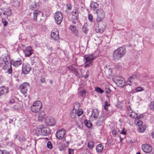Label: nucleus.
<instances>
[{
  "mask_svg": "<svg viewBox=\"0 0 154 154\" xmlns=\"http://www.w3.org/2000/svg\"><path fill=\"white\" fill-rule=\"evenodd\" d=\"M126 53V49L124 47H121L116 50L114 51L113 55V59L115 61L123 57Z\"/></svg>",
  "mask_w": 154,
  "mask_h": 154,
  "instance_id": "f257e3e1",
  "label": "nucleus"
},
{
  "mask_svg": "<svg viewBox=\"0 0 154 154\" xmlns=\"http://www.w3.org/2000/svg\"><path fill=\"white\" fill-rule=\"evenodd\" d=\"M80 104L78 102H76L74 104L73 109L72 111L71 116H81L83 113V111L82 109H79Z\"/></svg>",
  "mask_w": 154,
  "mask_h": 154,
  "instance_id": "f03ea898",
  "label": "nucleus"
},
{
  "mask_svg": "<svg viewBox=\"0 0 154 154\" xmlns=\"http://www.w3.org/2000/svg\"><path fill=\"white\" fill-rule=\"evenodd\" d=\"M42 106V104L40 101H36L31 106V109L33 112H37L40 110Z\"/></svg>",
  "mask_w": 154,
  "mask_h": 154,
  "instance_id": "7ed1b4c3",
  "label": "nucleus"
},
{
  "mask_svg": "<svg viewBox=\"0 0 154 154\" xmlns=\"http://www.w3.org/2000/svg\"><path fill=\"white\" fill-rule=\"evenodd\" d=\"M37 130L39 134L42 136H47L50 133L49 128L43 125L39 126Z\"/></svg>",
  "mask_w": 154,
  "mask_h": 154,
  "instance_id": "20e7f679",
  "label": "nucleus"
},
{
  "mask_svg": "<svg viewBox=\"0 0 154 154\" xmlns=\"http://www.w3.org/2000/svg\"><path fill=\"white\" fill-rule=\"evenodd\" d=\"M114 82L118 86L123 87L125 85V81L124 79L121 77H116L113 79Z\"/></svg>",
  "mask_w": 154,
  "mask_h": 154,
  "instance_id": "39448f33",
  "label": "nucleus"
},
{
  "mask_svg": "<svg viewBox=\"0 0 154 154\" xmlns=\"http://www.w3.org/2000/svg\"><path fill=\"white\" fill-rule=\"evenodd\" d=\"M54 17L56 23L57 24H60L62 21L63 18L62 13L60 11H57L55 13Z\"/></svg>",
  "mask_w": 154,
  "mask_h": 154,
  "instance_id": "423d86ee",
  "label": "nucleus"
},
{
  "mask_svg": "<svg viewBox=\"0 0 154 154\" xmlns=\"http://www.w3.org/2000/svg\"><path fill=\"white\" fill-rule=\"evenodd\" d=\"M97 20L98 22L101 21L102 20L105 16V13L103 9H99L97 11Z\"/></svg>",
  "mask_w": 154,
  "mask_h": 154,
  "instance_id": "0eeeda50",
  "label": "nucleus"
},
{
  "mask_svg": "<svg viewBox=\"0 0 154 154\" xmlns=\"http://www.w3.org/2000/svg\"><path fill=\"white\" fill-rule=\"evenodd\" d=\"M51 37L52 40L57 41L59 39V33L58 30L54 29L51 32Z\"/></svg>",
  "mask_w": 154,
  "mask_h": 154,
  "instance_id": "6e6552de",
  "label": "nucleus"
},
{
  "mask_svg": "<svg viewBox=\"0 0 154 154\" xmlns=\"http://www.w3.org/2000/svg\"><path fill=\"white\" fill-rule=\"evenodd\" d=\"M29 87V84L27 82L23 83L20 86V88L22 93L25 94L27 93V90Z\"/></svg>",
  "mask_w": 154,
  "mask_h": 154,
  "instance_id": "1a4fd4ad",
  "label": "nucleus"
},
{
  "mask_svg": "<svg viewBox=\"0 0 154 154\" xmlns=\"http://www.w3.org/2000/svg\"><path fill=\"white\" fill-rule=\"evenodd\" d=\"M45 122L48 126H53L55 125L56 122L54 119L51 117H47L46 118Z\"/></svg>",
  "mask_w": 154,
  "mask_h": 154,
  "instance_id": "9d476101",
  "label": "nucleus"
},
{
  "mask_svg": "<svg viewBox=\"0 0 154 154\" xmlns=\"http://www.w3.org/2000/svg\"><path fill=\"white\" fill-rule=\"evenodd\" d=\"M31 69V68L29 64L26 63L23 65L22 71L25 74H28Z\"/></svg>",
  "mask_w": 154,
  "mask_h": 154,
  "instance_id": "9b49d317",
  "label": "nucleus"
},
{
  "mask_svg": "<svg viewBox=\"0 0 154 154\" xmlns=\"http://www.w3.org/2000/svg\"><path fill=\"white\" fill-rule=\"evenodd\" d=\"M66 131L64 129H62L57 131L56 134V137L59 140L62 139L66 134Z\"/></svg>",
  "mask_w": 154,
  "mask_h": 154,
  "instance_id": "f8f14e48",
  "label": "nucleus"
},
{
  "mask_svg": "<svg viewBox=\"0 0 154 154\" xmlns=\"http://www.w3.org/2000/svg\"><path fill=\"white\" fill-rule=\"evenodd\" d=\"M84 57L86 60V63H93V60L96 58V57L92 54L85 55L84 56Z\"/></svg>",
  "mask_w": 154,
  "mask_h": 154,
  "instance_id": "ddd939ff",
  "label": "nucleus"
},
{
  "mask_svg": "<svg viewBox=\"0 0 154 154\" xmlns=\"http://www.w3.org/2000/svg\"><path fill=\"white\" fill-rule=\"evenodd\" d=\"M142 149L143 151L147 153L150 152L152 150V146L149 144H143L142 146Z\"/></svg>",
  "mask_w": 154,
  "mask_h": 154,
  "instance_id": "4468645a",
  "label": "nucleus"
},
{
  "mask_svg": "<svg viewBox=\"0 0 154 154\" xmlns=\"http://www.w3.org/2000/svg\"><path fill=\"white\" fill-rule=\"evenodd\" d=\"M32 50L31 48L30 47H27L23 51V52L25 54V56L27 57H29L30 55L32 54Z\"/></svg>",
  "mask_w": 154,
  "mask_h": 154,
  "instance_id": "2eb2a0df",
  "label": "nucleus"
},
{
  "mask_svg": "<svg viewBox=\"0 0 154 154\" xmlns=\"http://www.w3.org/2000/svg\"><path fill=\"white\" fill-rule=\"evenodd\" d=\"M8 92V87L4 86L0 87V97L7 93Z\"/></svg>",
  "mask_w": 154,
  "mask_h": 154,
  "instance_id": "dca6fc26",
  "label": "nucleus"
},
{
  "mask_svg": "<svg viewBox=\"0 0 154 154\" xmlns=\"http://www.w3.org/2000/svg\"><path fill=\"white\" fill-rule=\"evenodd\" d=\"M0 60L1 63H5L10 62V58L8 55H2L0 57Z\"/></svg>",
  "mask_w": 154,
  "mask_h": 154,
  "instance_id": "f3484780",
  "label": "nucleus"
},
{
  "mask_svg": "<svg viewBox=\"0 0 154 154\" xmlns=\"http://www.w3.org/2000/svg\"><path fill=\"white\" fill-rule=\"evenodd\" d=\"M22 63V60L20 59H18L17 60H14L11 62V64L15 67L19 66Z\"/></svg>",
  "mask_w": 154,
  "mask_h": 154,
  "instance_id": "a211bd4d",
  "label": "nucleus"
},
{
  "mask_svg": "<svg viewBox=\"0 0 154 154\" xmlns=\"http://www.w3.org/2000/svg\"><path fill=\"white\" fill-rule=\"evenodd\" d=\"M90 7L91 9L97 11V10L98 9V5L97 3L93 2L90 5Z\"/></svg>",
  "mask_w": 154,
  "mask_h": 154,
  "instance_id": "6ab92c4d",
  "label": "nucleus"
},
{
  "mask_svg": "<svg viewBox=\"0 0 154 154\" xmlns=\"http://www.w3.org/2000/svg\"><path fill=\"white\" fill-rule=\"evenodd\" d=\"M141 116H137L135 118V123L139 127L142 126L143 124V122L141 120H139Z\"/></svg>",
  "mask_w": 154,
  "mask_h": 154,
  "instance_id": "aec40b11",
  "label": "nucleus"
},
{
  "mask_svg": "<svg viewBox=\"0 0 154 154\" xmlns=\"http://www.w3.org/2000/svg\"><path fill=\"white\" fill-rule=\"evenodd\" d=\"M3 14L7 17L10 16L11 14V10L9 8L5 9L3 10Z\"/></svg>",
  "mask_w": 154,
  "mask_h": 154,
  "instance_id": "412c9836",
  "label": "nucleus"
},
{
  "mask_svg": "<svg viewBox=\"0 0 154 154\" xmlns=\"http://www.w3.org/2000/svg\"><path fill=\"white\" fill-rule=\"evenodd\" d=\"M103 148V145L101 144H100L96 146V150L97 152H101L102 151Z\"/></svg>",
  "mask_w": 154,
  "mask_h": 154,
  "instance_id": "4be33fe9",
  "label": "nucleus"
},
{
  "mask_svg": "<svg viewBox=\"0 0 154 154\" xmlns=\"http://www.w3.org/2000/svg\"><path fill=\"white\" fill-rule=\"evenodd\" d=\"M10 62L7 63H2V64L3 66V69L4 70H6L8 68H9L11 66V63H10Z\"/></svg>",
  "mask_w": 154,
  "mask_h": 154,
  "instance_id": "5701e85b",
  "label": "nucleus"
},
{
  "mask_svg": "<svg viewBox=\"0 0 154 154\" xmlns=\"http://www.w3.org/2000/svg\"><path fill=\"white\" fill-rule=\"evenodd\" d=\"M146 128L145 126L144 125L140 126L138 128V131L140 133H143L145 131Z\"/></svg>",
  "mask_w": 154,
  "mask_h": 154,
  "instance_id": "b1692460",
  "label": "nucleus"
},
{
  "mask_svg": "<svg viewBox=\"0 0 154 154\" xmlns=\"http://www.w3.org/2000/svg\"><path fill=\"white\" fill-rule=\"evenodd\" d=\"M39 12L38 11H35L33 12V20L35 21H37V16L39 14Z\"/></svg>",
  "mask_w": 154,
  "mask_h": 154,
  "instance_id": "393cba45",
  "label": "nucleus"
},
{
  "mask_svg": "<svg viewBox=\"0 0 154 154\" xmlns=\"http://www.w3.org/2000/svg\"><path fill=\"white\" fill-rule=\"evenodd\" d=\"M84 123L85 125L89 128H91L92 126L91 123L87 120L84 121Z\"/></svg>",
  "mask_w": 154,
  "mask_h": 154,
  "instance_id": "a878e982",
  "label": "nucleus"
},
{
  "mask_svg": "<svg viewBox=\"0 0 154 154\" xmlns=\"http://www.w3.org/2000/svg\"><path fill=\"white\" fill-rule=\"evenodd\" d=\"M94 145V142L93 141L91 140L88 142V146L90 149H91L93 147Z\"/></svg>",
  "mask_w": 154,
  "mask_h": 154,
  "instance_id": "bb28decb",
  "label": "nucleus"
},
{
  "mask_svg": "<svg viewBox=\"0 0 154 154\" xmlns=\"http://www.w3.org/2000/svg\"><path fill=\"white\" fill-rule=\"evenodd\" d=\"M65 141L66 142L68 145L69 144L70 142L71 141V137L69 135H68L66 137L64 138Z\"/></svg>",
  "mask_w": 154,
  "mask_h": 154,
  "instance_id": "cd10ccee",
  "label": "nucleus"
},
{
  "mask_svg": "<svg viewBox=\"0 0 154 154\" xmlns=\"http://www.w3.org/2000/svg\"><path fill=\"white\" fill-rule=\"evenodd\" d=\"M105 74L108 76H110L112 74V70L110 69H105Z\"/></svg>",
  "mask_w": 154,
  "mask_h": 154,
  "instance_id": "c85d7f7f",
  "label": "nucleus"
},
{
  "mask_svg": "<svg viewBox=\"0 0 154 154\" xmlns=\"http://www.w3.org/2000/svg\"><path fill=\"white\" fill-rule=\"evenodd\" d=\"M138 77V76L137 74H134L130 77L131 78L132 82H135L137 79Z\"/></svg>",
  "mask_w": 154,
  "mask_h": 154,
  "instance_id": "c756f323",
  "label": "nucleus"
},
{
  "mask_svg": "<svg viewBox=\"0 0 154 154\" xmlns=\"http://www.w3.org/2000/svg\"><path fill=\"white\" fill-rule=\"evenodd\" d=\"M80 13L79 10L78 8H76L75 11L72 12V15L78 17Z\"/></svg>",
  "mask_w": 154,
  "mask_h": 154,
  "instance_id": "7c9ffc66",
  "label": "nucleus"
},
{
  "mask_svg": "<svg viewBox=\"0 0 154 154\" xmlns=\"http://www.w3.org/2000/svg\"><path fill=\"white\" fill-rule=\"evenodd\" d=\"M92 112L91 116H98L99 115V112L97 109L93 110Z\"/></svg>",
  "mask_w": 154,
  "mask_h": 154,
  "instance_id": "2f4dec72",
  "label": "nucleus"
},
{
  "mask_svg": "<svg viewBox=\"0 0 154 154\" xmlns=\"http://www.w3.org/2000/svg\"><path fill=\"white\" fill-rule=\"evenodd\" d=\"M97 33H100L103 32L104 29H100L99 27H96L95 29Z\"/></svg>",
  "mask_w": 154,
  "mask_h": 154,
  "instance_id": "473e14b6",
  "label": "nucleus"
},
{
  "mask_svg": "<svg viewBox=\"0 0 154 154\" xmlns=\"http://www.w3.org/2000/svg\"><path fill=\"white\" fill-rule=\"evenodd\" d=\"M95 91L98 93L102 94L104 92V91L100 88L99 87H97L95 88Z\"/></svg>",
  "mask_w": 154,
  "mask_h": 154,
  "instance_id": "72a5a7b5",
  "label": "nucleus"
},
{
  "mask_svg": "<svg viewBox=\"0 0 154 154\" xmlns=\"http://www.w3.org/2000/svg\"><path fill=\"white\" fill-rule=\"evenodd\" d=\"M70 29L73 32H75L76 31V27L74 26L71 25L69 27Z\"/></svg>",
  "mask_w": 154,
  "mask_h": 154,
  "instance_id": "f704fd0d",
  "label": "nucleus"
},
{
  "mask_svg": "<svg viewBox=\"0 0 154 154\" xmlns=\"http://www.w3.org/2000/svg\"><path fill=\"white\" fill-rule=\"evenodd\" d=\"M0 154H10V153L6 150L0 149Z\"/></svg>",
  "mask_w": 154,
  "mask_h": 154,
  "instance_id": "c9c22d12",
  "label": "nucleus"
},
{
  "mask_svg": "<svg viewBox=\"0 0 154 154\" xmlns=\"http://www.w3.org/2000/svg\"><path fill=\"white\" fill-rule=\"evenodd\" d=\"M79 93L81 94V96L82 97H84L86 95V92L84 90H82L80 91Z\"/></svg>",
  "mask_w": 154,
  "mask_h": 154,
  "instance_id": "e433bc0d",
  "label": "nucleus"
},
{
  "mask_svg": "<svg viewBox=\"0 0 154 154\" xmlns=\"http://www.w3.org/2000/svg\"><path fill=\"white\" fill-rule=\"evenodd\" d=\"M82 31L85 33H87L88 31V29L85 26H83L82 29Z\"/></svg>",
  "mask_w": 154,
  "mask_h": 154,
  "instance_id": "4c0bfd02",
  "label": "nucleus"
},
{
  "mask_svg": "<svg viewBox=\"0 0 154 154\" xmlns=\"http://www.w3.org/2000/svg\"><path fill=\"white\" fill-rule=\"evenodd\" d=\"M133 82H132L131 78L130 77L128 79L127 81L126 82V84L127 85H131V83Z\"/></svg>",
  "mask_w": 154,
  "mask_h": 154,
  "instance_id": "58836bf2",
  "label": "nucleus"
},
{
  "mask_svg": "<svg viewBox=\"0 0 154 154\" xmlns=\"http://www.w3.org/2000/svg\"><path fill=\"white\" fill-rule=\"evenodd\" d=\"M105 91L106 94H109L111 92V90L109 88L106 87L105 88Z\"/></svg>",
  "mask_w": 154,
  "mask_h": 154,
  "instance_id": "ea45409f",
  "label": "nucleus"
},
{
  "mask_svg": "<svg viewBox=\"0 0 154 154\" xmlns=\"http://www.w3.org/2000/svg\"><path fill=\"white\" fill-rule=\"evenodd\" d=\"M129 108L130 109H131L130 106H129V108H128V111L127 112V114L128 115V116H132L133 115V114H132V112H131L132 111L131 110V109L129 110Z\"/></svg>",
  "mask_w": 154,
  "mask_h": 154,
  "instance_id": "a19ab883",
  "label": "nucleus"
},
{
  "mask_svg": "<svg viewBox=\"0 0 154 154\" xmlns=\"http://www.w3.org/2000/svg\"><path fill=\"white\" fill-rule=\"evenodd\" d=\"M47 147L50 149H51L52 148V146L51 143L50 141L48 142L47 143Z\"/></svg>",
  "mask_w": 154,
  "mask_h": 154,
  "instance_id": "79ce46f5",
  "label": "nucleus"
},
{
  "mask_svg": "<svg viewBox=\"0 0 154 154\" xmlns=\"http://www.w3.org/2000/svg\"><path fill=\"white\" fill-rule=\"evenodd\" d=\"M85 63H86V64L85 66V67H91L93 65L92 63H91V62H88V63H86L85 62Z\"/></svg>",
  "mask_w": 154,
  "mask_h": 154,
  "instance_id": "37998d69",
  "label": "nucleus"
},
{
  "mask_svg": "<svg viewBox=\"0 0 154 154\" xmlns=\"http://www.w3.org/2000/svg\"><path fill=\"white\" fill-rule=\"evenodd\" d=\"M38 118L39 122H42V121L45 120V118L43 116H38Z\"/></svg>",
  "mask_w": 154,
  "mask_h": 154,
  "instance_id": "c03bdc74",
  "label": "nucleus"
},
{
  "mask_svg": "<svg viewBox=\"0 0 154 154\" xmlns=\"http://www.w3.org/2000/svg\"><path fill=\"white\" fill-rule=\"evenodd\" d=\"M112 135L114 136H116V135H117V134H118L116 130L115 129H114L112 130Z\"/></svg>",
  "mask_w": 154,
  "mask_h": 154,
  "instance_id": "a18cd8bd",
  "label": "nucleus"
},
{
  "mask_svg": "<svg viewBox=\"0 0 154 154\" xmlns=\"http://www.w3.org/2000/svg\"><path fill=\"white\" fill-rule=\"evenodd\" d=\"M110 106V105L109 104H107V101H106L105 102V104L104 106V109L106 110H108V107L109 106Z\"/></svg>",
  "mask_w": 154,
  "mask_h": 154,
  "instance_id": "49530a36",
  "label": "nucleus"
},
{
  "mask_svg": "<svg viewBox=\"0 0 154 154\" xmlns=\"http://www.w3.org/2000/svg\"><path fill=\"white\" fill-rule=\"evenodd\" d=\"M150 108L154 110V101L151 102L150 105Z\"/></svg>",
  "mask_w": 154,
  "mask_h": 154,
  "instance_id": "de8ad7c7",
  "label": "nucleus"
},
{
  "mask_svg": "<svg viewBox=\"0 0 154 154\" xmlns=\"http://www.w3.org/2000/svg\"><path fill=\"white\" fill-rule=\"evenodd\" d=\"M136 90L137 92H139L143 91V89L141 87H138L136 88Z\"/></svg>",
  "mask_w": 154,
  "mask_h": 154,
  "instance_id": "09e8293b",
  "label": "nucleus"
},
{
  "mask_svg": "<svg viewBox=\"0 0 154 154\" xmlns=\"http://www.w3.org/2000/svg\"><path fill=\"white\" fill-rule=\"evenodd\" d=\"M68 152L69 154H74V153L73 150L70 148L68 149Z\"/></svg>",
  "mask_w": 154,
  "mask_h": 154,
  "instance_id": "8fccbe9b",
  "label": "nucleus"
},
{
  "mask_svg": "<svg viewBox=\"0 0 154 154\" xmlns=\"http://www.w3.org/2000/svg\"><path fill=\"white\" fill-rule=\"evenodd\" d=\"M40 81L41 83H44L45 82V78L43 77L42 76H41L40 77Z\"/></svg>",
  "mask_w": 154,
  "mask_h": 154,
  "instance_id": "3c124183",
  "label": "nucleus"
},
{
  "mask_svg": "<svg viewBox=\"0 0 154 154\" xmlns=\"http://www.w3.org/2000/svg\"><path fill=\"white\" fill-rule=\"evenodd\" d=\"M36 5L35 4H34V5H31L29 6V9L31 10H34V8H36Z\"/></svg>",
  "mask_w": 154,
  "mask_h": 154,
  "instance_id": "603ef678",
  "label": "nucleus"
},
{
  "mask_svg": "<svg viewBox=\"0 0 154 154\" xmlns=\"http://www.w3.org/2000/svg\"><path fill=\"white\" fill-rule=\"evenodd\" d=\"M9 68H8L7 69V72L8 74H11L12 72V70L11 68V66L9 67Z\"/></svg>",
  "mask_w": 154,
  "mask_h": 154,
  "instance_id": "864d4df0",
  "label": "nucleus"
},
{
  "mask_svg": "<svg viewBox=\"0 0 154 154\" xmlns=\"http://www.w3.org/2000/svg\"><path fill=\"white\" fill-rule=\"evenodd\" d=\"M88 18L89 20L91 21L92 22L93 19V17L91 15H89Z\"/></svg>",
  "mask_w": 154,
  "mask_h": 154,
  "instance_id": "5fc2aeb1",
  "label": "nucleus"
},
{
  "mask_svg": "<svg viewBox=\"0 0 154 154\" xmlns=\"http://www.w3.org/2000/svg\"><path fill=\"white\" fill-rule=\"evenodd\" d=\"M125 128H123L122 130V131L120 132V133L121 134H123L124 135H125L126 134V131H124Z\"/></svg>",
  "mask_w": 154,
  "mask_h": 154,
  "instance_id": "6e6d98bb",
  "label": "nucleus"
},
{
  "mask_svg": "<svg viewBox=\"0 0 154 154\" xmlns=\"http://www.w3.org/2000/svg\"><path fill=\"white\" fill-rule=\"evenodd\" d=\"M18 137V139H19V140H20V141H23V138H21L20 137L18 136L17 135L16 136L15 138H17Z\"/></svg>",
  "mask_w": 154,
  "mask_h": 154,
  "instance_id": "4d7b16f0",
  "label": "nucleus"
},
{
  "mask_svg": "<svg viewBox=\"0 0 154 154\" xmlns=\"http://www.w3.org/2000/svg\"><path fill=\"white\" fill-rule=\"evenodd\" d=\"M18 137V139H19V140H20V141H23V138H21L20 137L18 136L17 135L16 136L15 138H17Z\"/></svg>",
  "mask_w": 154,
  "mask_h": 154,
  "instance_id": "13d9d810",
  "label": "nucleus"
},
{
  "mask_svg": "<svg viewBox=\"0 0 154 154\" xmlns=\"http://www.w3.org/2000/svg\"><path fill=\"white\" fill-rule=\"evenodd\" d=\"M20 3L19 2H15L14 3V5L16 7L18 6L19 5Z\"/></svg>",
  "mask_w": 154,
  "mask_h": 154,
  "instance_id": "bf43d9fd",
  "label": "nucleus"
},
{
  "mask_svg": "<svg viewBox=\"0 0 154 154\" xmlns=\"http://www.w3.org/2000/svg\"><path fill=\"white\" fill-rule=\"evenodd\" d=\"M78 17H76L75 15H72V18L74 20H77Z\"/></svg>",
  "mask_w": 154,
  "mask_h": 154,
  "instance_id": "052dcab7",
  "label": "nucleus"
},
{
  "mask_svg": "<svg viewBox=\"0 0 154 154\" xmlns=\"http://www.w3.org/2000/svg\"><path fill=\"white\" fill-rule=\"evenodd\" d=\"M14 100L13 99H11L8 102V103L9 104H12L14 103Z\"/></svg>",
  "mask_w": 154,
  "mask_h": 154,
  "instance_id": "680f3d73",
  "label": "nucleus"
},
{
  "mask_svg": "<svg viewBox=\"0 0 154 154\" xmlns=\"http://www.w3.org/2000/svg\"><path fill=\"white\" fill-rule=\"evenodd\" d=\"M39 113L41 116H45V115L44 111L40 112Z\"/></svg>",
  "mask_w": 154,
  "mask_h": 154,
  "instance_id": "e2e57ef3",
  "label": "nucleus"
},
{
  "mask_svg": "<svg viewBox=\"0 0 154 154\" xmlns=\"http://www.w3.org/2000/svg\"><path fill=\"white\" fill-rule=\"evenodd\" d=\"M72 72H73L74 73H75L77 71V69L75 68H72Z\"/></svg>",
  "mask_w": 154,
  "mask_h": 154,
  "instance_id": "0e129e2a",
  "label": "nucleus"
},
{
  "mask_svg": "<svg viewBox=\"0 0 154 154\" xmlns=\"http://www.w3.org/2000/svg\"><path fill=\"white\" fill-rule=\"evenodd\" d=\"M88 70L87 71V72H88V73H87L86 76L85 77V78L86 79L89 76V74L88 73Z\"/></svg>",
  "mask_w": 154,
  "mask_h": 154,
  "instance_id": "69168bd1",
  "label": "nucleus"
},
{
  "mask_svg": "<svg viewBox=\"0 0 154 154\" xmlns=\"http://www.w3.org/2000/svg\"><path fill=\"white\" fill-rule=\"evenodd\" d=\"M75 75L77 76H79V73L78 72V71H77L76 72H75V73H74Z\"/></svg>",
  "mask_w": 154,
  "mask_h": 154,
  "instance_id": "338daca9",
  "label": "nucleus"
},
{
  "mask_svg": "<svg viewBox=\"0 0 154 154\" xmlns=\"http://www.w3.org/2000/svg\"><path fill=\"white\" fill-rule=\"evenodd\" d=\"M100 119H101V120H100V122L101 123H102V122H103V116H100Z\"/></svg>",
  "mask_w": 154,
  "mask_h": 154,
  "instance_id": "774afa93",
  "label": "nucleus"
}]
</instances>
